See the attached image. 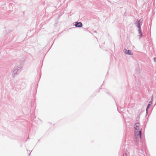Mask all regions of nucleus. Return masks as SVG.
Instances as JSON below:
<instances>
[{"label": "nucleus", "instance_id": "1", "mask_svg": "<svg viewBox=\"0 0 156 156\" xmlns=\"http://www.w3.org/2000/svg\"><path fill=\"white\" fill-rule=\"evenodd\" d=\"M141 137V132L140 130L139 131H135L134 136V141L135 144L136 145L138 144L140 140Z\"/></svg>", "mask_w": 156, "mask_h": 156}, {"label": "nucleus", "instance_id": "2", "mask_svg": "<svg viewBox=\"0 0 156 156\" xmlns=\"http://www.w3.org/2000/svg\"><path fill=\"white\" fill-rule=\"evenodd\" d=\"M21 69V67L20 66L15 67L13 69V71L12 73L13 77L15 76L16 75L18 74Z\"/></svg>", "mask_w": 156, "mask_h": 156}, {"label": "nucleus", "instance_id": "3", "mask_svg": "<svg viewBox=\"0 0 156 156\" xmlns=\"http://www.w3.org/2000/svg\"><path fill=\"white\" fill-rule=\"evenodd\" d=\"M143 22V20L142 19L140 20L137 19L135 23V24L137 28L140 27Z\"/></svg>", "mask_w": 156, "mask_h": 156}, {"label": "nucleus", "instance_id": "4", "mask_svg": "<svg viewBox=\"0 0 156 156\" xmlns=\"http://www.w3.org/2000/svg\"><path fill=\"white\" fill-rule=\"evenodd\" d=\"M74 23H75L74 25L76 27H81L83 26V24L81 22H76Z\"/></svg>", "mask_w": 156, "mask_h": 156}, {"label": "nucleus", "instance_id": "5", "mask_svg": "<svg viewBox=\"0 0 156 156\" xmlns=\"http://www.w3.org/2000/svg\"><path fill=\"white\" fill-rule=\"evenodd\" d=\"M123 52L126 55H132L131 51L130 50H127L126 49H124L123 50Z\"/></svg>", "mask_w": 156, "mask_h": 156}, {"label": "nucleus", "instance_id": "6", "mask_svg": "<svg viewBox=\"0 0 156 156\" xmlns=\"http://www.w3.org/2000/svg\"><path fill=\"white\" fill-rule=\"evenodd\" d=\"M138 28V31L139 32V34H140L139 35V39H140L143 36V33L142 32L141 30V28L139 27Z\"/></svg>", "mask_w": 156, "mask_h": 156}, {"label": "nucleus", "instance_id": "7", "mask_svg": "<svg viewBox=\"0 0 156 156\" xmlns=\"http://www.w3.org/2000/svg\"><path fill=\"white\" fill-rule=\"evenodd\" d=\"M135 131H139V123L138 122H137L135 124Z\"/></svg>", "mask_w": 156, "mask_h": 156}, {"label": "nucleus", "instance_id": "8", "mask_svg": "<svg viewBox=\"0 0 156 156\" xmlns=\"http://www.w3.org/2000/svg\"><path fill=\"white\" fill-rule=\"evenodd\" d=\"M151 104H150V103H149V104H148L147 107V108H146V114H147V113H148V109L151 106Z\"/></svg>", "mask_w": 156, "mask_h": 156}, {"label": "nucleus", "instance_id": "9", "mask_svg": "<svg viewBox=\"0 0 156 156\" xmlns=\"http://www.w3.org/2000/svg\"><path fill=\"white\" fill-rule=\"evenodd\" d=\"M123 156H127L126 154L125 153L123 154Z\"/></svg>", "mask_w": 156, "mask_h": 156}, {"label": "nucleus", "instance_id": "10", "mask_svg": "<svg viewBox=\"0 0 156 156\" xmlns=\"http://www.w3.org/2000/svg\"><path fill=\"white\" fill-rule=\"evenodd\" d=\"M154 62H156V58L155 57L154 58Z\"/></svg>", "mask_w": 156, "mask_h": 156}, {"label": "nucleus", "instance_id": "11", "mask_svg": "<svg viewBox=\"0 0 156 156\" xmlns=\"http://www.w3.org/2000/svg\"><path fill=\"white\" fill-rule=\"evenodd\" d=\"M152 100L151 101H150L149 102V103H150V104H152Z\"/></svg>", "mask_w": 156, "mask_h": 156}, {"label": "nucleus", "instance_id": "12", "mask_svg": "<svg viewBox=\"0 0 156 156\" xmlns=\"http://www.w3.org/2000/svg\"><path fill=\"white\" fill-rule=\"evenodd\" d=\"M153 95H152V98H151V100H152V101H153Z\"/></svg>", "mask_w": 156, "mask_h": 156}]
</instances>
